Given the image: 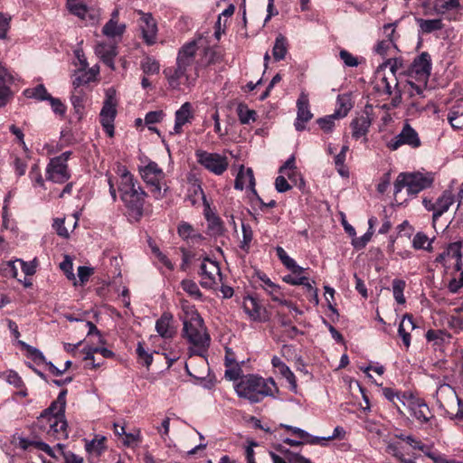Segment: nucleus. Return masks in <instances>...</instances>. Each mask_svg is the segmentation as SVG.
Listing matches in <instances>:
<instances>
[{"label":"nucleus","instance_id":"1","mask_svg":"<svg viewBox=\"0 0 463 463\" xmlns=\"http://www.w3.org/2000/svg\"><path fill=\"white\" fill-rule=\"evenodd\" d=\"M118 192L128 215L138 221L144 213L146 193L133 175L125 167L120 170Z\"/></svg>","mask_w":463,"mask_h":463},{"label":"nucleus","instance_id":"2","mask_svg":"<svg viewBox=\"0 0 463 463\" xmlns=\"http://www.w3.org/2000/svg\"><path fill=\"white\" fill-rule=\"evenodd\" d=\"M183 335L191 345V354L203 356L207 352L211 341L203 319L194 307H190L183 317Z\"/></svg>","mask_w":463,"mask_h":463},{"label":"nucleus","instance_id":"3","mask_svg":"<svg viewBox=\"0 0 463 463\" xmlns=\"http://www.w3.org/2000/svg\"><path fill=\"white\" fill-rule=\"evenodd\" d=\"M234 389L240 398L250 403L260 402L265 397H274L275 393L279 392V388L272 378H263L257 374L242 376Z\"/></svg>","mask_w":463,"mask_h":463},{"label":"nucleus","instance_id":"4","mask_svg":"<svg viewBox=\"0 0 463 463\" xmlns=\"http://www.w3.org/2000/svg\"><path fill=\"white\" fill-rule=\"evenodd\" d=\"M118 99L114 88L105 91V99L99 113V122L109 137L114 136V121L117 116Z\"/></svg>","mask_w":463,"mask_h":463},{"label":"nucleus","instance_id":"5","mask_svg":"<svg viewBox=\"0 0 463 463\" xmlns=\"http://www.w3.org/2000/svg\"><path fill=\"white\" fill-rule=\"evenodd\" d=\"M144 181L150 185V192L156 200L164 197L166 188L163 191L165 174L156 162H149L141 169Z\"/></svg>","mask_w":463,"mask_h":463},{"label":"nucleus","instance_id":"6","mask_svg":"<svg viewBox=\"0 0 463 463\" xmlns=\"http://www.w3.org/2000/svg\"><path fill=\"white\" fill-rule=\"evenodd\" d=\"M195 157L198 164L216 175H222L229 165L228 158L218 153L198 149L195 151Z\"/></svg>","mask_w":463,"mask_h":463},{"label":"nucleus","instance_id":"7","mask_svg":"<svg viewBox=\"0 0 463 463\" xmlns=\"http://www.w3.org/2000/svg\"><path fill=\"white\" fill-rule=\"evenodd\" d=\"M404 145L411 148H418L421 146L418 132L408 122L403 125L401 132L386 144L387 147L392 151Z\"/></svg>","mask_w":463,"mask_h":463},{"label":"nucleus","instance_id":"8","mask_svg":"<svg viewBox=\"0 0 463 463\" xmlns=\"http://www.w3.org/2000/svg\"><path fill=\"white\" fill-rule=\"evenodd\" d=\"M165 76L168 85L172 90H180L182 85L186 88H191L194 85L197 78V73L193 77L190 73L184 72L176 65L175 67L165 68L163 71Z\"/></svg>","mask_w":463,"mask_h":463},{"label":"nucleus","instance_id":"9","mask_svg":"<svg viewBox=\"0 0 463 463\" xmlns=\"http://www.w3.org/2000/svg\"><path fill=\"white\" fill-rule=\"evenodd\" d=\"M66 395V389L61 391L56 400L52 402L50 406L41 412L40 416L37 418L39 429H46L45 420L47 419L65 416Z\"/></svg>","mask_w":463,"mask_h":463},{"label":"nucleus","instance_id":"10","mask_svg":"<svg viewBox=\"0 0 463 463\" xmlns=\"http://www.w3.org/2000/svg\"><path fill=\"white\" fill-rule=\"evenodd\" d=\"M202 276L201 286L204 288H213L217 284L216 279L222 280V272L218 262L205 258L200 266Z\"/></svg>","mask_w":463,"mask_h":463},{"label":"nucleus","instance_id":"11","mask_svg":"<svg viewBox=\"0 0 463 463\" xmlns=\"http://www.w3.org/2000/svg\"><path fill=\"white\" fill-rule=\"evenodd\" d=\"M46 429L44 430L49 437L54 440L66 439L69 437L68 422L65 416L52 417L45 420Z\"/></svg>","mask_w":463,"mask_h":463},{"label":"nucleus","instance_id":"12","mask_svg":"<svg viewBox=\"0 0 463 463\" xmlns=\"http://www.w3.org/2000/svg\"><path fill=\"white\" fill-rule=\"evenodd\" d=\"M197 190L202 194L204 203V217L207 221V229L211 236H222L225 232V228L221 218L210 208L209 203L206 201L204 193L201 186H198Z\"/></svg>","mask_w":463,"mask_h":463},{"label":"nucleus","instance_id":"13","mask_svg":"<svg viewBox=\"0 0 463 463\" xmlns=\"http://www.w3.org/2000/svg\"><path fill=\"white\" fill-rule=\"evenodd\" d=\"M196 51L195 41L184 44L178 51L175 65L184 72L189 73L194 63Z\"/></svg>","mask_w":463,"mask_h":463},{"label":"nucleus","instance_id":"14","mask_svg":"<svg viewBox=\"0 0 463 463\" xmlns=\"http://www.w3.org/2000/svg\"><path fill=\"white\" fill-rule=\"evenodd\" d=\"M297 118L294 127L297 131L306 129V123L312 119L313 114L309 109V100L307 94L302 92L297 100Z\"/></svg>","mask_w":463,"mask_h":463},{"label":"nucleus","instance_id":"15","mask_svg":"<svg viewBox=\"0 0 463 463\" xmlns=\"http://www.w3.org/2000/svg\"><path fill=\"white\" fill-rule=\"evenodd\" d=\"M71 177L68 165L51 159L46 168V178L53 183L63 184Z\"/></svg>","mask_w":463,"mask_h":463},{"label":"nucleus","instance_id":"16","mask_svg":"<svg viewBox=\"0 0 463 463\" xmlns=\"http://www.w3.org/2000/svg\"><path fill=\"white\" fill-rule=\"evenodd\" d=\"M431 71L430 55L422 52L416 57L411 64V71L414 72L422 81H428Z\"/></svg>","mask_w":463,"mask_h":463},{"label":"nucleus","instance_id":"17","mask_svg":"<svg viewBox=\"0 0 463 463\" xmlns=\"http://www.w3.org/2000/svg\"><path fill=\"white\" fill-rule=\"evenodd\" d=\"M139 27L141 29L143 38L146 43L152 44L155 43L156 35V24L155 19L150 14L140 13Z\"/></svg>","mask_w":463,"mask_h":463},{"label":"nucleus","instance_id":"18","mask_svg":"<svg viewBox=\"0 0 463 463\" xmlns=\"http://www.w3.org/2000/svg\"><path fill=\"white\" fill-rule=\"evenodd\" d=\"M194 118L192 105L190 102H184L175 114L174 131L171 134H181L183 126L189 123Z\"/></svg>","mask_w":463,"mask_h":463},{"label":"nucleus","instance_id":"19","mask_svg":"<svg viewBox=\"0 0 463 463\" xmlns=\"http://www.w3.org/2000/svg\"><path fill=\"white\" fill-rule=\"evenodd\" d=\"M432 180L424 176L420 173L408 174V188L409 194L416 195L420 191L430 187Z\"/></svg>","mask_w":463,"mask_h":463},{"label":"nucleus","instance_id":"20","mask_svg":"<svg viewBox=\"0 0 463 463\" xmlns=\"http://www.w3.org/2000/svg\"><path fill=\"white\" fill-rule=\"evenodd\" d=\"M255 178L251 168L245 169L243 165L241 166L238 175L235 178L234 187L237 190H243L245 187H249L252 190L253 194L257 195V192L254 188Z\"/></svg>","mask_w":463,"mask_h":463},{"label":"nucleus","instance_id":"21","mask_svg":"<svg viewBox=\"0 0 463 463\" xmlns=\"http://www.w3.org/2000/svg\"><path fill=\"white\" fill-rule=\"evenodd\" d=\"M173 315L169 312H164L156 322V330L158 335L165 339L172 338L175 330L172 326Z\"/></svg>","mask_w":463,"mask_h":463},{"label":"nucleus","instance_id":"22","mask_svg":"<svg viewBox=\"0 0 463 463\" xmlns=\"http://www.w3.org/2000/svg\"><path fill=\"white\" fill-rule=\"evenodd\" d=\"M398 80L396 75H383L381 79V86L383 92L389 96L395 93V97L392 99V105L396 107L402 99L401 91L398 90Z\"/></svg>","mask_w":463,"mask_h":463},{"label":"nucleus","instance_id":"23","mask_svg":"<svg viewBox=\"0 0 463 463\" xmlns=\"http://www.w3.org/2000/svg\"><path fill=\"white\" fill-rule=\"evenodd\" d=\"M96 54L111 70H115L114 58L117 56V48L113 44L99 43L95 48Z\"/></svg>","mask_w":463,"mask_h":463},{"label":"nucleus","instance_id":"24","mask_svg":"<svg viewBox=\"0 0 463 463\" xmlns=\"http://www.w3.org/2000/svg\"><path fill=\"white\" fill-rule=\"evenodd\" d=\"M243 309L253 321H264L263 313L265 310L259 304L256 298L248 296L243 300Z\"/></svg>","mask_w":463,"mask_h":463},{"label":"nucleus","instance_id":"25","mask_svg":"<svg viewBox=\"0 0 463 463\" xmlns=\"http://www.w3.org/2000/svg\"><path fill=\"white\" fill-rule=\"evenodd\" d=\"M454 203V196L451 192L445 191L436 203L432 205L433 219H438L446 213Z\"/></svg>","mask_w":463,"mask_h":463},{"label":"nucleus","instance_id":"26","mask_svg":"<svg viewBox=\"0 0 463 463\" xmlns=\"http://www.w3.org/2000/svg\"><path fill=\"white\" fill-rule=\"evenodd\" d=\"M371 119L368 115H362L354 118L351 123L352 136L355 139L366 136L371 126Z\"/></svg>","mask_w":463,"mask_h":463},{"label":"nucleus","instance_id":"27","mask_svg":"<svg viewBox=\"0 0 463 463\" xmlns=\"http://www.w3.org/2000/svg\"><path fill=\"white\" fill-rule=\"evenodd\" d=\"M18 447L23 450H27L30 447H34L38 450L44 451L52 458H55L53 449L45 442L41 440L29 439L26 438L18 439Z\"/></svg>","mask_w":463,"mask_h":463},{"label":"nucleus","instance_id":"28","mask_svg":"<svg viewBox=\"0 0 463 463\" xmlns=\"http://www.w3.org/2000/svg\"><path fill=\"white\" fill-rule=\"evenodd\" d=\"M258 277L262 282V288L270 296L271 299L273 301L280 300V297H283L280 287L273 283L264 273L259 274Z\"/></svg>","mask_w":463,"mask_h":463},{"label":"nucleus","instance_id":"29","mask_svg":"<svg viewBox=\"0 0 463 463\" xmlns=\"http://www.w3.org/2000/svg\"><path fill=\"white\" fill-rule=\"evenodd\" d=\"M276 253H277L278 258L282 262V264L287 269L291 270V272L293 274L299 275V274H302L304 272L305 269L300 267V266H298L296 263V261L288 255V253L286 252V250L282 247L278 246L276 248Z\"/></svg>","mask_w":463,"mask_h":463},{"label":"nucleus","instance_id":"30","mask_svg":"<svg viewBox=\"0 0 463 463\" xmlns=\"http://www.w3.org/2000/svg\"><path fill=\"white\" fill-rule=\"evenodd\" d=\"M412 416L421 423H427L434 419L429 406L424 403H415L411 408Z\"/></svg>","mask_w":463,"mask_h":463},{"label":"nucleus","instance_id":"31","mask_svg":"<svg viewBox=\"0 0 463 463\" xmlns=\"http://www.w3.org/2000/svg\"><path fill=\"white\" fill-rule=\"evenodd\" d=\"M273 367L277 368L280 374L292 385L295 389L297 387L296 377L290 368L278 356L271 359Z\"/></svg>","mask_w":463,"mask_h":463},{"label":"nucleus","instance_id":"32","mask_svg":"<svg viewBox=\"0 0 463 463\" xmlns=\"http://www.w3.org/2000/svg\"><path fill=\"white\" fill-rule=\"evenodd\" d=\"M288 41L287 38L279 33L274 43V46L272 49V55L276 61H279L285 59L287 53H288Z\"/></svg>","mask_w":463,"mask_h":463},{"label":"nucleus","instance_id":"33","mask_svg":"<svg viewBox=\"0 0 463 463\" xmlns=\"http://www.w3.org/2000/svg\"><path fill=\"white\" fill-rule=\"evenodd\" d=\"M416 23L419 25L422 33H431L435 31H439L443 28L444 24L442 20L438 19H422L416 18Z\"/></svg>","mask_w":463,"mask_h":463},{"label":"nucleus","instance_id":"34","mask_svg":"<svg viewBox=\"0 0 463 463\" xmlns=\"http://www.w3.org/2000/svg\"><path fill=\"white\" fill-rule=\"evenodd\" d=\"M433 239H430L423 232H418L411 241L414 250H423L429 252L433 250Z\"/></svg>","mask_w":463,"mask_h":463},{"label":"nucleus","instance_id":"35","mask_svg":"<svg viewBox=\"0 0 463 463\" xmlns=\"http://www.w3.org/2000/svg\"><path fill=\"white\" fill-rule=\"evenodd\" d=\"M126 29L124 24H118L116 20L110 19L102 28V33L109 38L121 37Z\"/></svg>","mask_w":463,"mask_h":463},{"label":"nucleus","instance_id":"36","mask_svg":"<svg viewBox=\"0 0 463 463\" xmlns=\"http://www.w3.org/2000/svg\"><path fill=\"white\" fill-rule=\"evenodd\" d=\"M463 116V99L457 100L448 115V120L453 128H460L462 124L458 122V118Z\"/></svg>","mask_w":463,"mask_h":463},{"label":"nucleus","instance_id":"37","mask_svg":"<svg viewBox=\"0 0 463 463\" xmlns=\"http://www.w3.org/2000/svg\"><path fill=\"white\" fill-rule=\"evenodd\" d=\"M426 339L429 342H433L435 345L440 346L445 342H449L451 335L443 330L430 329L426 332Z\"/></svg>","mask_w":463,"mask_h":463},{"label":"nucleus","instance_id":"38","mask_svg":"<svg viewBox=\"0 0 463 463\" xmlns=\"http://www.w3.org/2000/svg\"><path fill=\"white\" fill-rule=\"evenodd\" d=\"M218 60L219 55L213 49L210 47L204 48L203 53L198 61L195 70H197L199 67H207L211 64L216 63Z\"/></svg>","mask_w":463,"mask_h":463},{"label":"nucleus","instance_id":"39","mask_svg":"<svg viewBox=\"0 0 463 463\" xmlns=\"http://www.w3.org/2000/svg\"><path fill=\"white\" fill-rule=\"evenodd\" d=\"M24 95L27 98L35 99L40 101L48 100L51 99V95L48 93L46 88L43 84H39L33 89L25 90Z\"/></svg>","mask_w":463,"mask_h":463},{"label":"nucleus","instance_id":"40","mask_svg":"<svg viewBox=\"0 0 463 463\" xmlns=\"http://www.w3.org/2000/svg\"><path fill=\"white\" fill-rule=\"evenodd\" d=\"M406 288V282L401 279H395L392 280V294L395 301L403 305L406 302L405 297L403 295L404 289Z\"/></svg>","mask_w":463,"mask_h":463},{"label":"nucleus","instance_id":"41","mask_svg":"<svg viewBox=\"0 0 463 463\" xmlns=\"http://www.w3.org/2000/svg\"><path fill=\"white\" fill-rule=\"evenodd\" d=\"M181 287L191 298L196 300H201L203 294L197 284L191 279H184L181 282Z\"/></svg>","mask_w":463,"mask_h":463},{"label":"nucleus","instance_id":"42","mask_svg":"<svg viewBox=\"0 0 463 463\" xmlns=\"http://www.w3.org/2000/svg\"><path fill=\"white\" fill-rule=\"evenodd\" d=\"M105 437H96L90 441H86L85 449L89 453L100 455L105 450Z\"/></svg>","mask_w":463,"mask_h":463},{"label":"nucleus","instance_id":"43","mask_svg":"<svg viewBox=\"0 0 463 463\" xmlns=\"http://www.w3.org/2000/svg\"><path fill=\"white\" fill-rule=\"evenodd\" d=\"M91 81H93L92 73L86 72V69H80L76 71L74 75L72 85L74 89L77 90L79 87L86 85Z\"/></svg>","mask_w":463,"mask_h":463},{"label":"nucleus","instance_id":"44","mask_svg":"<svg viewBox=\"0 0 463 463\" xmlns=\"http://www.w3.org/2000/svg\"><path fill=\"white\" fill-rule=\"evenodd\" d=\"M16 260H9L0 264V275L5 278H16L18 275V269L15 265Z\"/></svg>","mask_w":463,"mask_h":463},{"label":"nucleus","instance_id":"45","mask_svg":"<svg viewBox=\"0 0 463 463\" xmlns=\"http://www.w3.org/2000/svg\"><path fill=\"white\" fill-rule=\"evenodd\" d=\"M351 108L352 105L348 98L338 96L337 108L334 112L335 116L338 117L339 118H345L348 114Z\"/></svg>","mask_w":463,"mask_h":463},{"label":"nucleus","instance_id":"46","mask_svg":"<svg viewBox=\"0 0 463 463\" xmlns=\"http://www.w3.org/2000/svg\"><path fill=\"white\" fill-rule=\"evenodd\" d=\"M177 232L179 234V236L184 240H187V239H202V236L200 234H196L194 232V229L193 228V226L187 222H181L179 225H178V228H177Z\"/></svg>","mask_w":463,"mask_h":463},{"label":"nucleus","instance_id":"47","mask_svg":"<svg viewBox=\"0 0 463 463\" xmlns=\"http://www.w3.org/2000/svg\"><path fill=\"white\" fill-rule=\"evenodd\" d=\"M241 230L242 240L241 241V249H242L245 251H248L250 247L251 241L253 239V232L249 224L243 222L241 224Z\"/></svg>","mask_w":463,"mask_h":463},{"label":"nucleus","instance_id":"48","mask_svg":"<svg viewBox=\"0 0 463 463\" xmlns=\"http://www.w3.org/2000/svg\"><path fill=\"white\" fill-rule=\"evenodd\" d=\"M339 118L335 113L317 119V123L326 133H330L335 128V120Z\"/></svg>","mask_w":463,"mask_h":463},{"label":"nucleus","instance_id":"49","mask_svg":"<svg viewBox=\"0 0 463 463\" xmlns=\"http://www.w3.org/2000/svg\"><path fill=\"white\" fill-rule=\"evenodd\" d=\"M393 34L394 29L392 28V32L390 33V34H388V39L383 40L376 44L374 50L378 54L383 56L387 53V51L390 49L391 46H394Z\"/></svg>","mask_w":463,"mask_h":463},{"label":"nucleus","instance_id":"50","mask_svg":"<svg viewBox=\"0 0 463 463\" xmlns=\"http://www.w3.org/2000/svg\"><path fill=\"white\" fill-rule=\"evenodd\" d=\"M141 68L145 74H156L159 71L160 65L155 59L146 57L142 61Z\"/></svg>","mask_w":463,"mask_h":463},{"label":"nucleus","instance_id":"51","mask_svg":"<svg viewBox=\"0 0 463 463\" xmlns=\"http://www.w3.org/2000/svg\"><path fill=\"white\" fill-rule=\"evenodd\" d=\"M387 66H390V75H396L397 71L403 67V61L401 58L388 59L380 66V69L382 70Z\"/></svg>","mask_w":463,"mask_h":463},{"label":"nucleus","instance_id":"52","mask_svg":"<svg viewBox=\"0 0 463 463\" xmlns=\"http://www.w3.org/2000/svg\"><path fill=\"white\" fill-rule=\"evenodd\" d=\"M373 234V231H367L361 237L357 238L354 236V238L352 241V245L357 250L364 249L366 246V244L371 241Z\"/></svg>","mask_w":463,"mask_h":463},{"label":"nucleus","instance_id":"53","mask_svg":"<svg viewBox=\"0 0 463 463\" xmlns=\"http://www.w3.org/2000/svg\"><path fill=\"white\" fill-rule=\"evenodd\" d=\"M11 16L7 14L0 13V39H6L10 29Z\"/></svg>","mask_w":463,"mask_h":463},{"label":"nucleus","instance_id":"54","mask_svg":"<svg viewBox=\"0 0 463 463\" xmlns=\"http://www.w3.org/2000/svg\"><path fill=\"white\" fill-rule=\"evenodd\" d=\"M461 248H462V242L461 241H455L452 243H449L446 250V254L449 255V258L452 259H461Z\"/></svg>","mask_w":463,"mask_h":463},{"label":"nucleus","instance_id":"55","mask_svg":"<svg viewBox=\"0 0 463 463\" xmlns=\"http://www.w3.org/2000/svg\"><path fill=\"white\" fill-rule=\"evenodd\" d=\"M23 345L25 346L28 354H29V356L37 364H40V363H46V359H45V356L43 355V354L37 348L32 346V345H26L24 343H22Z\"/></svg>","mask_w":463,"mask_h":463},{"label":"nucleus","instance_id":"56","mask_svg":"<svg viewBox=\"0 0 463 463\" xmlns=\"http://www.w3.org/2000/svg\"><path fill=\"white\" fill-rule=\"evenodd\" d=\"M410 86L409 93L411 98H414L415 96H419L420 98H424V91L426 90L427 81H423L422 85H419L414 83L411 80L408 81Z\"/></svg>","mask_w":463,"mask_h":463},{"label":"nucleus","instance_id":"57","mask_svg":"<svg viewBox=\"0 0 463 463\" xmlns=\"http://www.w3.org/2000/svg\"><path fill=\"white\" fill-rule=\"evenodd\" d=\"M60 268L69 279H74L73 263L70 256L66 255L64 257V260L60 263Z\"/></svg>","mask_w":463,"mask_h":463},{"label":"nucleus","instance_id":"58","mask_svg":"<svg viewBox=\"0 0 463 463\" xmlns=\"http://www.w3.org/2000/svg\"><path fill=\"white\" fill-rule=\"evenodd\" d=\"M404 187L408 188V174L401 173L394 182V196H397V194L401 193Z\"/></svg>","mask_w":463,"mask_h":463},{"label":"nucleus","instance_id":"59","mask_svg":"<svg viewBox=\"0 0 463 463\" xmlns=\"http://www.w3.org/2000/svg\"><path fill=\"white\" fill-rule=\"evenodd\" d=\"M83 92L81 90H75V91L71 95V100L78 113H80L83 109Z\"/></svg>","mask_w":463,"mask_h":463},{"label":"nucleus","instance_id":"60","mask_svg":"<svg viewBox=\"0 0 463 463\" xmlns=\"http://www.w3.org/2000/svg\"><path fill=\"white\" fill-rule=\"evenodd\" d=\"M339 56L344 63L348 67H356L359 64L357 58L346 50H341Z\"/></svg>","mask_w":463,"mask_h":463},{"label":"nucleus","instance_id":"61","mask_svg":"<svg viewBox=\"0 0 463 463\" xmlns=\"http://www.w3.org/2000/svg\"><path fill=\"white\" fill-rule=\"evenodd\" d=\"M30 179L37 185L43 186L44 180L42 176L40 167L37 165H33L29 172Z\"/></svg>","mask_w":463,"mask_h":463},{"label":"nucleus","instance_id":"62","mask_svg":"<svg viewBox=\"0 0 463 463\" xmlns=\"http://www.w3.org/2000/svg\"><path fill=\"white\" fill-rule=\"evenodd\" d=\"M50 101L52 111L60 116H63L66 112V106L61 102L60 99L53 98L51 96Z\"/></svg>","mask_w":463,"mask_h":463},{"label":"nucleus","instance_id":"63","mask_svg":"<svg viewBox=\"0 0 463 463\" xmlns=\"http://www.w3.org/2000/svg\"><path fill=\"white\" fill-rule=\"evenodd\" d=\"M69 9L71 14H73L82 19L85 17L86 14H87V7L81 3H78V2L69 3Z\"/></svg>","mask_w":463,"mask_h":463},{"label":"nucleus","instance_id":"64","mask_svg":"<svg viewBox=\"0 0 463 463\" xmlns=\"http://www.w3.org/2000/svg\"><path fill=\"white\" fill-rule=\"evenodd\" d=\"M226 370L224 373L225 378L230 381H235L240 377V374L241 373V368L239 366L238 364H235L233 365L225 366Z\"/></svg>","mask_w":463,"mask_h":463}]
</instances>
